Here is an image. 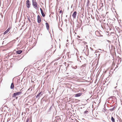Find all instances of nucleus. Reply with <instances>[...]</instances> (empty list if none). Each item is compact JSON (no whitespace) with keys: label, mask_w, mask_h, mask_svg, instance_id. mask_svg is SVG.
<instances>
[{"label":"nucleus","mask_w":122,"mask_h":122,"mask_svg":"<svg viewBox=\"0 0 122 122\" xmlns=\"http://www.w3.org/2000/svg\"><path fill=\"white\" fill-rule=\"evenodd\" d=\"M40 10H42V9H41V8H40Z\"/></svg>","instance_id":"cd10ccee"},{"label":"nucleus","mask_w":122,"mask_h":122,"mask_svg":"<svg viewBox=\"0 0 122 122\" xmlns=\"http://www.w3.org/2000/svg\"><path fill=\"white\" fill-rule=\"evenodd\" d=\"M32 5L34 6L35 8H37V4L35 0H32Z\"/></svg>","instance_id":"7ed1b4c3"},{"label":"nucleus","mask_w":122,"mask_h":122,"mask_svg":"<svg viewBox=\"0 0 122 122\" xmlns=\"http://www.w3.org/2000/svg\"><path fill=\"white\" fill-rule=\"evenodd\" d=\"M99 50H101V49H99Z\"/></svg>","instance_id":"72a5a7b5"},{"label":"nucleus","mask_w":122,"mask_h":122,"mask_svg":"<svg viewBox=\"0 0 122 122\" xmlns=\"http://www.w3.org/2000/svg\"><path fill=\"white\" fill-rule=\"evenodd\" d=\"M67 15H66V17H67Z\"/></svg>","instance_id":"f704fd0d"},{"label":"nucleus","mask_w":122,"mask_h":122,"mask_svg":"<svg viewBox=\"0 0 122 122\" xmlns=\"http://www.w3.org/2000/svg\"><path fill=\"white\" fill-rule=\"evenodd\" d=\"M46 25L47 29L48 30L49 28V25L48 23L47 22L46 23Z\"/></svg>","instance_id":"9d476101"},{"label":"nucleus","mask_w":122,"mask_h":122,"mask_svg":"<svg viewBox=\"0 0 122 122\" xmlns=\"http://www.w3.org/2000/svg\"><path fill=\"white\" fill-rule=\"evenodd\" d=\"M26 5L28 8H29L30 7V1L29 0H27L26 1Z\"/></svg>","instance_id":"39448f33"},{"label":"nucleus","mask_w":122,"mask_h":122,"mask_svg":"<svg viewBox=\"0 0 122 122\" xmlns=\"http://www.w3.org/2000/svg\"><path fill=\"white\" fill-rule=\"evenodd\" d=\"M89 3V1H88L87 3V6H88Z\"/></svg>","instance_id":"4be33fe9"},{"label":"nucleus","mask_w":122,"mask_h":122,"mask_svg":"<svg viewBox=\"0 0 122 122\" xmlns=\"http://www.w3.org/2000/svg\"><path fill=\"white\" fill-rule=\"evenodd\" d=\"M88 112V111H85L84 112V113H86L87 112Z\"/></svg>","instance_id":"5701e85b"},{"label":"nucleus","mask_w":122,"mask_h":122,"mask_svg":"<svg viewBox=\"0 0 122 122\" xmlns=\"http://www.w3.org/2000/svg\"><path fill=\"white\" fill-rule=\"evenodd\" d=\"M117 122H118V120H117ZM119 122H121L119 121Z\"/></svg>","instance_id":"c756f323"},{"label":"nucleus","mask_w":122,"mask_h":122,"mask_svg":"<svg viewBox=\"0 0 122 122\" xmlns=\"http://www.w3.org/2000/svg\"><path fill=\"white\" fill-rule=\"evenodd\" d=\"M27 19L29 20V22H31V21H30V19L28 17L27 18Z\"/></svg>","instance_id":"6ab92c4d"},{"label":"nucleus","mask_w":122,"mask_h":122,"mask_svg":"<svg viewBox=\"0 0 122 122\" xmlns=\"http://www.w3.org/2000/svg\"><path fill=\"white\" fill-rule=\"evenodd\" d=\"M72 68L73 69H76L77 68V66H72Z\"/></svg>","instance_id":"4468645a"},{"label":"nucleus","mask_w":122,"mask_h":122,"mask_svg":"<svg viewBox=\"0 0 122 122\" xmlns=\"http://www.w3.org/2000/svg\"><path fill=\"white\" fill-rule=\"evenodd\" d=\"M90 49H91V50H93L92 49V48L90 47Z\"/></svg>","instance_id":"bb28decb"},{"label":"nucleus","mask_w":122,"mask_h":122,"mask_svg":"<svg viewBox=\"0 0 122 122\" xmlns=\"http://www.w3.org/2000/svg\"><path fill=\"white\" fill-rule=\"evenodd\" d=\"M21 93L22 92L21 91V90L19 92L14 93L13 94V97H15L16 96L20 95Z\"/></svg>","instance_id":"f257e3e1"},{"label":"nucleus","mask_w":122,"mask_h":122,"mask_svg":"<svg viewBox=\"0 0 122 122\" xmlns=\"http://www.w3.org/2000/svg\"><path fill=\"white\" fill-rule=\"evenodd\" d=\"M86 48H85V47H84V49H83L82 51V53H83L85 55H86V52L87 50V45H86Z\"/></svg>","instance_id":"20e7f679"},{"label":"nucleus","mask_w":122,"mask_h":122,"mask_svg":"<svg viewBox=\"0 0 122 122\" xmlns=\"http://www.w3.org/2000/svg\"><path fill=\"white\" fill-rule=\"evenodd\" d=\"M103 3H101L100 4V6L101 7H102L103 6Z\"/></svg>","instance_id":"f3484780"},{"label":"nucleus","mask_w":122,"mask_h":122,"mask_svg":"<svg viewBox=\"0 0 122 122\" xmlns=\"http://www.w3.org/2000/svg\"><path fill=\"white\" fill-rule=\"evenodd\" d=\"M17 98H18V97H17L16 98V99H17Z\"/></svg>","instance_id":"473e14b6"},{"label":"nucleus","mask_w":122,"mask_h":122,"mask_svg":"<svg viewBox=\"0 0 122 122\" xmlns=\"http://www.w3.org/2000/svg\"><path fill=\"white\" fill-rule=\"evenodd\" d=\"M42 14V15L43 17H44L45 16V15L44 13L43 12H42L41 13Z\"/></svg>","instance_id":"dca6fc26"},{"label":"nucleus","mask_w":122,"mask_h":122,"mask_svg":"<svg viewBox=\"0 0 122 122\" xmlns=\"http://www.w3.org/2000/svg\"><path fill=\"white\" fill-rule=\"evenodd\" d=\"M41 13L43 12V11L42 10H41Z\"/></svg>","instance_id":"393cba45"},{"label":"nucleus","mask_w":122,"mask_h":122,"mask_svg":"<svg viewBox=\"0 0 122 122\" xmlns=\"http://www.w3.org/2000/svg\"><path fill=\"white\" fill-rule=\"evenodd\" d=\"M86 64H84V65H82L81 67H82V68H84V67H85L86 66Z\"/></svg>","instance_id":"2eb2a0df"},{"label":"nucleus","mask_w":122,"mask_h":122,"mask_svg":"<svg viewBox=\"0 0 122 122\" xmlns=\"http://www.w3.org/2000/svg\"><path fill=\"white\" fill-rule=\"evenodd\" d=\"M22 52V51L21 50L17 51H16V53L18 54H20Z\"/></svg>","instance_id":"9b49d317"},{"label":"nucleus","mask_w":122,"mask_h":122,"mask_svg":"<svg viewBox=\"0 0 122 122\" xmlns=\"http://www.w3.org/2000/svg\"><path fill=\"white\" fill-rule=\"evenodd\" d=\"M76 12L75 11L74 12L72 15V16L74 19L76 17Z\"/></svg>","instance_id":"0eeeda50"},{"label":"nucleus","mask_w":122,"mask_h":122,"mask_svg":"<svg viewBox=\"0 0 122 122\" xmlns=\"http://www.w3.org/2000/svg\"><path fill=\"white\" fill-rule=\"evenodd\" d=\"M43 94V92L42 91L41 92L36 96V98H37L38 99H39L40 98V97L42 96Z\"/></svg>","instance_id":"f03ea898"},{"label":"nucleus","mask_w":122,"mask_h":122,"mask_svg":"<svg viewBox=\"0 0 122 122\" xmlns=\"http://www.w3.org/2000/svg\"><path fill=\"white\" fill-rule=\"evenodd\" d=\"M28 121H29V119L28 118H27L26 120V122H28Z\"/></svg>","instance_id":"aec40b11"},{"label":"nucleus","mask_w":122,"mask_h":122,"mask_svg":"<svg viewBox=\"0 0 122 122\" xmlns=\"http://www.w3.org/2000/svg\"><path fill=\"white\" fill-rule=\"evenodd\" d=\"M10 29V28H9L5 32H4V34L5 35L9 31Z\"/></svg>","instance_id":"1a4fd4ad"},{"label":"nucleus","mask_w":122,"mask_h":122,"mask_svg":"<svg viewBox=\"0 0 122 122\" xmlns=\"http://www.w3.org/2000/svg\"><path fill=\"white\" fill-rule=\"evenodd\" d=\"M65 21H67V20H66V19H65Z\"/></svg>","instance_id":"c85d7f7f"},{"label":"nucleus","mask_w":122,"mask_h":122,"mask_svg":"<svg viewBox=\"0 0 122 122\" xmlns=\"http://www.w3.org/2000/svg\"><path fill=\"white\" fill-rule=\"evenodd\" d=\"M60 13H62V10H61L60 11Z\"/></svg>","instance_id":"412c9836"},{"label":"nucleus","mask_w":122,"mask_h":122,"mask_svg":"<svg viewBox=\"0 0 122 122\" xmlns=\"http://www.w3.org/2000/svg\"><path fill=\"white\" fill-rule=\"evenodd\" d=\"M37 22L38 23H40L41 22V18L39 15H38L37 16Z\"/></svg>","instance_id":"423d86ee"},{"label":"nucleus","mask_w":122,"mask_h":122,"mask_svg":"<svg viewBox=\"0 0 122 122\" xmlns=\"http://www.w3.org/2000/svg\"><path fill=\"white\" fill-rule=\"evenodd\" d=\"M14 85L13 84V83H12L11 85L10 88L11 89H12L14 88Z\"/></svg>","instance_id":"f8f14e48"},{"label":"nucleus","mask_w":122,"mask_h":122,"mask_svg":"<svg viewBox=\"0 0 122 122\" xmlns=\"http://www.w3.org/2000/svg\"><path fill=\"white\" fill-rule=\"evenodd\" d=\"M111 120L112 122H115L114 119L113 117H111Z\"/></svg>","instance_id":"ddd939ff"},{"label":"nucleus","mask_w":122,"mask_h":122,"mask_svg":"<svg viewBox=\"0 0 122 122\" xmlns=\"http://www.w3.org/2000/svg\"><path fill=\"white\" fill-rule=\"evenodd\" d=\"M82 93H79L76 94L75 95V97H78L81 96L82 95Z\"/></svg>","instance_id":"6e6552de"},{"label":"nucleus","mask_w":122,"mask_h":122,"mask_svg":"<svg viewBox=\"0 0 122 122\" xmlns=\"http://www.w3.org/2000/svg\"><path fill=\"white\" fill-rule=\"evenodd\" d=\"M114 108H115V107H114L110 109V110L111 111H113V110H114Z\"/></svg>","instance_id":"a211bd4d"},{"label":"nucleus","mask_w":122,"mask_h":122,"mask_svg":"<svg viewBox=\"0 0 122 122\" xmlns=\"http://www.w3.org/2000/svg\"><path fill=\"white\" fill-rule=\"evenodd\" d=\"M18 82H19V81H17V84H18V85H18V86H17V87H18V83H19Z\"/></svg>","instance_id":"b1692460"},{"label":"nucleus","mask_w":122,"mask_h":122,"mask_svg":"<svg viewBox=\"0 0 122 122\" xmlns=\"http://www.w3.org/2000/svg\"><path fill=\"white\" fill-rule=\"evenodd\" d=\"M58 121V119H57V120H56V121Z\"/></svg>","instance_id":"2f4dec72"},{"label":"nucleus","mask_w":122,"mask_h":122,"mask_svg":"<svg viewBox=\"0 0 122 122\" xmlns=\"http://www.w3.org/2000/svg\"><path fill=\"white\" fill-rule=\"evenodd\" d=\"M107 41H108V42H110V41H109V40H107Z\"/></svg>","instance_id":"a878e982"},{"label":"nucleus","mask_w":122,"mask_h":122,"mask_svg":"<svg viewBox=\"0 0 122 122\" xmlns=\"http://www.w3.org/2000/svg\"><path fill=\"white\" fill-rule=\"evenodd\" d=\"M78 37L79 38H80V37L79 36H78Z\"/></svg>","instance_id":"7c9ffc66"}]
</instances>
